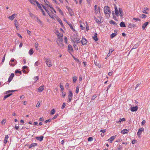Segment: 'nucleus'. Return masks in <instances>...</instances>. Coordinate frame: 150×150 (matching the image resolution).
Segmentation results:
<instances>
[{
  "instance_id": "14",
  "label": "nucleus",
  "mask_w": 150,
  "mask_h": 150,
  "mask_svg": "<svg viewBox=\"0 0 150 150\" xmlns=\"http://www.w3.org/2000/svg\"><path fill=\"white\" fill-rule=\"evenodd\" d=\"M93 38L96 41L98 40V39L97 38V33H95L94 34V36L93 37Z\"/></svg>"
},
{
  "instance_id": "1",
  "label": "nucleus",
  "mask_w": 150,
  "mask_h": 150,
  "mask_svg": "<svg viewBox=\"0 0 150 150\" xmlns=\"http://www.w3.org/2000/svg\"><path fill=\"white\" fill-rule=\"evenodd\" d=\"M104 12L105 15L108 14V16H110V14L111 13V12L110 8L108 6H105Z\"/></svg>"
},
{
  "instance_id": "36",
  "label": "nucleus",
  "mask_w": 150,
  "mask_h": 150,
  "mask_svg": "<svg viewBox=\"0 0 150 150\" xmlns=\"http://www.w3.org/2000/svg\"><path fill=\"white\" fill-rule=\"evenodd\" d=\"M35 48L37 50H38V43L37 42L35 43Z\"/></svg>"
},
{
  "instance_id": "61",
  "label": "nucleus",
  "mask_w": 150,
  "mask_h": 150,
  "mask_svg": "<svg viewBox=\"0 0 150 150\" xmlns=\"http://www.w3.org/2000/svg\"><path fill=\"white\" fill-rule=\"evenodd\" d=\"M95 10L96 11V12L97 13V5H95Z\"/></svg>"
},
{
  "instance_id": "7",
  "label": "nucleus",
  "mask_w": 150,
  "mask_h": 150,
  "mask_svg": "<svg viewBox=\"0 0 150 150\" xmlns=\"http://www.w3.org/2000/svg\"><path fill=\"white\" fill-rule=\"evenodd\" d=\"M81 42L83 45H86L87 41L85 38H83Z\"/></svg>"
},
{
  "instance_id": "5",
  "label": "nucleus",
  "mask_w": 150,
  "mask_h": 150,
  "mask_svg": "<svg viewBox=\"0 0 150 150\" xmlns=\"http://www.w3.org/2000/svg\"><path fill=\"white\" fill-rule=\"evenodd\" d=\"M144 131V129L143 128H140L139 129L137 133V135L139 138L140 137L141 135L142 134V132Z\"/></svg>"
},
{
  "instance_id": "16",
  "label": "nucleus",
  "mask_w": 150,
  "mask_h": 150,
  "mask_svg": "<svg viewBox=\"0 0 150 150\" xmlns=\"http://www.w3.org/2000/svg\"><path fill=\"white\" fill-rule=\"evenodd\" d=\"M128 130L127 129H125L122 130L121 131V133L123 134H124L126 133H128Z\"/></svg>"
},
{
  "instance_id": "3",
  "label": "nucleus",
  "mask_w": 150,
  "mask_h": 150,
  "mask_svg": "<svg viewBox=\"0 0 150 150\" xmlns=\"http://www.w3.org/2000/svg\"><path fill=\"white\" fill-rule=\"evenodd\" d=\"M17 63L16 60L14 59H12L9 62V64L11 66H14Z\"/></svg>"
},
{
  "instance_id": "43",
  "label": "nucleus",
  "mask_w": 150,
  "mask_h": 150,
  "mask_svg": "<svg viewBox=\"0 0 150 150\" xmlns=\"http://www.w3.org/2000/svg\"><path fill=\"white\" fill-rule=\"evenodd\" d=\"M55 113V110L54 109H53L51 111V114L52 115H53Z\"/></svg>"
},
{
  "instance_id": "54",
  "label": "nucleus",
  "mask_w": 150,
  "mask_h": 150,
  "mask_svg": "<svg viewBox=\"0 0 150 150\" xmlns=\"http://www.w3.org/2000/svg\"><path fill=\"white\" fill-rule=\"evenodd\" d=\"M65 106H66L65 103H63L62 104V107L61 108L62 109H63L65 107Z\"/></svg>"
},
{
  "instance_id": "38",
  "label": "nucleus",
  "mask_w": 150,
  "mask_h": 150,
  "mask_svg": "<svg viewBox=\"0 0 150 150\" xmlns=\"http://www.w3.org/2000/svg\"><path fill=\"white\" fill-rule=\"evenodd\" d=\"M57 35L58 37V38L59 37H62L63 36V34H61L60 33H59V34H57Z\"/></svg>"
},
{
  "instance_id": "4",
  "label": "nucleus",
  "mask_w": 150,
  "mask_h": 150,
  "mask_svg": "<svg viewBox=\"0 0 150 150\" xmlns=\"http://www.w3.org/2000/svg\"><path fill=\"white\" fill-rule=\"evenodd\" d=\"M45 62L47 65L49 67H50L52 66L51 61V60L49 59H45Z\"/></svg>"
},
{
  "instance_id": "20",
  "label": "nucleus",
  "mask_w": 150,
  "mask_h": 150,
  "mask_svg": "<svg viewBox=\"0 0 150 150\" xmlns=\"http://www.w3.org/2000/svg\"><path fill=\"white\" fill-rule=\"evenodd\" d=\"M57 20L58 21L59 23L60 24V25H61L62 27H63V24L62 23V21L61 20V19L58 17H57Z\"/></svg>"
},
{
  "instance_id": "59",
  "label": "nucleus",
  "mask_w": 150,
  "mask_h": 150,
  "mask_svg": "<svg viewBox=\"0 0 150 150\" xmlns=\"http://www.w3.org/2000/svg\"><path fill=\"white\" fill-rule=\"evenodd\" d=\"M38 64H39V63L38 61H37L35 62L34 65L35 66H37L38 65Z\"/></svg>"
},
{
  "instance_id": "42",
  "label": "nucleus",
  "mask_w": 150,
  "mask_h": 150,
  "mask_svg": "<svg viewBox=\"0 0 150 150\" xmlns=\"http://www.w3.org/2000/svg\"><path fill=\"white\" fill-rule=\"evenodd\" d=\"M146 17V16L145 15L142 14L141 15V17L142 18H145Z\"/></svg>"
},
{
  "instance_id": "2",
  "label": "nucleus",
  "mask_w": 150,
  "mask_h": 150,
  "mask_svg": "<svg viewBox=\"0 0 150 150\" xmlns=\"http://www.w3.org/2000/svg\"><path fill=\"white\" fill-rule=\"evenodd\" d=\"M62 41L63 40L62 38V37L58 38L57 43L59 46L62 47L64 45Z\"/></svg>"
},
{
  "instance_id": "17",
  "label": "nucleus",
  "mask_w": 150,
  "mask_h": 150,
  "mask_svg": "<svg viewBox=\"0 0 150 150\" xmlns=\"http://www.w3.org/2000/svg\"><path fill=\"white\" fill-rule=\"evenodd\" d=\"M32 4L34 5L37 4V2H38L36 0H28Z\"/></svg>"
},
{
  "instance_id": "40",
  "label": "nucleus",
  "mask_w": 150,
  "mask_h": 150,
  "mask_svg": "<svg viewBox=\"0 0 150 150\" xmlns=\"http://www.w3.org/2000/svg\"><path fill=\"white\" fill-rule=\"evenodd\" d=\"M73 46L76 50H78L77 46L76 44H75V43L73 44Z\"/></svg>"
},
{
  "instance_id": "13",
  "label": "nucleus",
  "mask_w": 150,
  "mask_h": 150,
  "mask_svg": "<svg viewBox=\"0 0 150 150\" xmlns=\"http://www.w3.org/2000/svg\"><path fill=\"white\" fill-rule=\"evenodd\" d=\"M14 74H12L11 75L9 76L8 79V82H10L12 79L13 77L14 76Z\"/></svg>"
},
{
  "instance_id": "33",
  "label": "nucleus",
  "mask_w": 150,
  "mask_h": 150,
  "mask_svg": "<svg viewBox=\"0 0 150 150\" xmlns=\"http://www.w3.org/2000/svg\"><path fill=\"white\" fill-rule=\"evenodd\" d=\"M78 36V35L76 34H74V37H71V38L74 39H77V37Z\"/></svg>"
},
{
  "instance_id": "15",
  "label": "nucleus",
  "mask_w": 150,
  "mask_h": 150,
  "mask_svg": "<svg viewBox=\"0 0 150 150\" xmlns=\"http://www.w3.org/2000/svg\"><path fill=\"white\" fill-rule=\"evenodd\" d=\"M9 138V137L8 135L5 136V137L4 139V143L5 144H6L7 142V140Z\"/></svg>"
},
{
  "instance_id": "6",
  "label": "nucleus",
  "mask_w": 150,
  "mask_h": 150,
  "mask_svg": "<svg viewBox=\"0 0 150 150\" xmlns=\"http://www.w3.org/2000/svg\"><path fill=\"white\" fill-rule=\"evenodd\" d=\"M115 8V12L116 16H119V11L118 10L116 5L115 4H114Z\"/></svg>"
},
{
  "instance_id": "8",
  "label": "nucleus",
  "mask_w": 150,
  "mask_h": 150,
  "mask_svg": "<svg viewBox=\"0 0 150 150\" xmlns=\"http://www.w3.org/2000/svg\"><path fill=\"white\" fill-rule=\"evenodd\" d=\"M72 41H73L74 43H79L81 41H80V39L77 38L75 40L74 39L71 38Z\"/></svg>"
},
{
  "instance_id": "39",
  "label": "nucleus",
  "mask_w": 150,
  "mask_h": 150,
  "mask_svg": "<svg viewBox=\"0 0 150 150\" xmlns=\"http://www.w3.org/2000/svg\"><path fill=\"white\" fill-rule=\"evenodd\" d=\"M133 20L134 21H140V20L139 19L136 18H133Z\"/></svg>"
},
{
  "instance_id": "58",
  "label": "nucleus",
  "mask_w": 150,
  "mask_h": 150,
  "mask_svg": "<svg viewBox=\"0 0 150 150\" xmlns=\"http://www.w3.org/2000/svg\"><path fill=\"white\" fill-rule=\"evenodd\" d=\"M95 20L96 22L98 23L99 22V20L96 18H95Z\"/></svg>"
},
{
  "instance_id": "11",
  "label": "nucleus",
  "mask_w": 150,
  "mask_h": 150,
  "mask_svg": "<svg viewBox=\"0 0 150 150\" xmlns=\"http://www.w3.org/2000/svg\"><path fill=\"white\" fill-rule=\"evenodd\" d=\"M116 136H114L111 137L108 140V141L110 143H112V141L116 138Z\"/></svg>"
},
{
  "instance_id": "35",
  "label": "nucleus",
  "mask_w": 150,
  "mask_h": 150,
  "mask_svg": "<svg viewBox=\"0 0 150 150\" xmlns=\"http://www.w3.org/2000/svg\"><path fill=\"white\" fill-rule=\"evenodd\" d=\"M116 35V34L115 33H112L110 35V38H113Z\"/></svg>"
},
{
  "instance_id": "57",
  "label": "nucleus",
  "mask_w": 150,
  "mask_h": 150,
  "mask_svg": "<svg viewBox=\"0 0 150 150\" xmlns=\"http://www.w3.org/2000/svg\"><path fill=\"white\" fill-rule=\"evenodd\" d=\"M80 27L81 28V29L82 30H84L85 28V27H83L81 24H80Z\"/></svg>"
},
{
  "instance_id": "62",
  "label": "nucleus",
  "mask_w": 150,
  "mask_h": 150,
  "mask_svg": "<svg viewBox=\"0 0 150 150\" xmlns=\"http://www.w3.org/2000/svg\"><path fill=\"white\" fill-rule=\"evenodd\" d=\"M106 131V129H101L100 130V132L103 133H104Z\"/></svg>"
},
{
  "instance_id": "23",
  "label": "nucleus",
  "mask_w": 150,
  "mask_h": 150,
  "mask_svg": "<svg viewBox=\"0 0 150 150\" xmlns=\"http://www.w3.org/2000/svg\"><path fill=\"white\" fill-rule=\"evenodd\" d=\"M37 144L36 143H33L32 144H31L30 146L29 147V148H30L32 147H33L35 146H36L37 145Z\"/></svg>"
},
{
  "instance_id": "55",
  "label": "nucleus",
  "mask_w": 150,
  "mask_h": 150,
  "mask_svg": "<svg viewBox=\"0 0 150 150\" xmlns=\"http://www.w3.org/2000/svg\"><path fill=\"white\" fill-rule=\"evenodd\" d=\"M122 141V140L121 139H119L116 141V142H121Z\"/></svg>"
},
{
  "instance_id": "37",
  "label": "nucleus",
  "mask_w": 150,
  "mask_h": 150,
  "mask_svg": "<svg viewBox=\"0 0 150 150\" xmlns=\"http://www.w3.org/2000/svg\"><path fill=\"white\" fill-rule=\"evenodd\" d=\"M125 121V118H123L122 119H120L119 121L117 122H121V121Z\"/></svg>"
},
{
  "instance_id": "19",
  "label": "nucleus",
  "mask_w": 150,
  "mask_h": 150,
  "mask_svg": "<svg viewBox=\"0 0 150 150\" xmlns=\"http://www.w3.org/2000/svg\"><path fill=\"white\" fill-rule=\"evenodd\" d=\"M119 11L120 13V16L121 17H122L123 16V13L122 9L120 8L119 10Z\"/></svg>"
},
{
  "instance_id": "29",
  "label": "nucleus",
  "mask_w": 150,
  "mask_h": 150,
  "mask_svg": "<svg viewBox=\"0 0 150 150\" xmlns=\"http://www.w3.org/2000/svg\"><path fill=\"white\" fill-rule=\"evenodd\" d=\"M37 6H38V7L40 9L41 11H42V7L41 6L40 4L38 2H37Z\"/></svg>"
},
{
  "instance_id": "18",
  "label": "nucleus",
  "mask_w": 150,
  "mask_h": 150,
  "mask_svg": "<svg viewBox=\"0 0 150 150\" xmlns=\"http://www.w3.org/2000/svg\"><path fill=\"white\" fill-rule=\"evenodd\" d=\"M149 23V22H146L144 24H143L142 28L143 30H144L145 28L146 27L147 25Z\"/></svg>"
},
{
  "instance_id": "63",
  "label": "nucleus",
  "mask_w": 150,
  "mask_h": 150,
  "mask_svg": "<svg viewBox=\"0 0 150 150\" xmlns=\"http://www.w3.org/2000/svg\"><path fill=\"white\" fill-rule=\"evenodd\" d=\"M69 87V83H67L66 84L65 87L66 88H68Z\"/></svg>"
},
{
  "instance_id": "9",
  "label": "nucleus",
  "mask_w": 150,
  "mask_h": 150,
  "mask_svg": "<svg viewBox=\"0 0 150 150\" xmlns=\"http://www.w3.org/2000/svg\"><path fill=\"white\" fill-rule=\"evenodd\" d=\"M17 15V14H14L12 15L9 16L8 18L11 20H13L14 19V18L15 17H16Z\"/></svg>"
},
{
  "instance_id": "50",
  "label": "nucleus",
  "mask_w": 150,
  "mask_h": 150,
  "mask_svg": "<svg viewBox=\"0 0 150 150\" xmlns=\"http://www.w3.org/2000/svg\"><path fill=\"white\" fill-rule=\"evenodd\" d=\"M139 45V44L138 43L136 44L134 46L133 48L134 49L138 47Z\"/></svg>"
},
{
  "instance_id": "26",
  "label": "nucleus",
  "mask_w": 150,
  "mask_h": 150,
  "mask_svg": "<svg viewBox=\"0 0 150 150\" xmlns=\"http://www.w3.org/2000/svg\"><path fill=\"white\" fill-rule=\"evenodd\" d=\"M120 25L121 27H126L125 23L123 22H122L120 23Z\"/></svg>"
},
{
  "instance_id": "52",
  "label": "nucleus",
  "mask_w": 150,
  "mask_h": 150,
  "mask_svg": "<svg viewBox=\"0 0 150 150\" xmlns=\"http://www.w3.org/2000/svg\"><path fill=\"white\" fill-rule=\"evenodd\" d=\"M15 73L17 74L18 73H19V74H21V71H19L18 70H16L15 71Z\"/></svg>"
},
{
  "instance_id": "21",
  "label": "nucleus",
  "mask_w": 150,
  "mask_h": 150,
  "mask_svg": "<svg viewBox=\"0 0 150 150\" xmlns=\"http://www.w3.org/2000/svg\"><path fill=\"white\" fill-rule=\"evenodd\" d=\"M36 139L37 140H39L40 141H42L43 139V137L41 136V137H36Z\"/></svg>"
},
{
  "instance_id": "49",
  "label": "nucleus",
  "mask_w": 150,
  "mask_h": 150,
  "mask_svg": "<svg viewBox=\"0 0 150 150\" xmlns=\"http://www.w3.org/2000/svg\"><path fill=\"white\" fill-rule=\"evenodd\" d=\"M96 97V95H94L93 96L91 100H93Z\"/></svg>"
},
{
  "instance_id": "24",
  "label": "nucleus",
  "mask_w": 150,
  "mask_h": 150,
  "mask_svg": "<svg viewBox=\"0 0 150 150\" xmlns=\"http://www.w3.org/2000/svg\"><path fill=\"white\" fill-rule=\"evenodd\" d=\"M68 47L69 50L71 51H73L72 47L71 45H69Z\"/></svg>"
},
{
  "instance_id": "53",
  "label": "nucleus",
  "mask_w": 150,
  "mask_h": 150,
  "mask_svg": "<svg viewBox=\"0 0 150 150\" xmlns=\"http://www.w3.org/2000/svg\"><path fill=\"white\" fill-rule=\"evenodd\" d=\"M59 86L61 89V91H63V90L64 89V88L63 86L61 85V83H60Z\"/></svg>"
},
{
  "instance_id": "12",
  "label": "nucleus",
  "mask_w": 150,
  "mask_h": 150,
  "mask_svg": "<svg viewBox=\"0 0 150 150\" xmlns=\"http://www.w3.org/2000/svg\"><path fill=\"white\" fill-rule=\"evenodd\" d=\"M143 13L146 14H148V12L146 11L149 10V8H148L147 7H145L143 8Z\"/></svg>"
},
{
  "instance_id": "27",
  "label": "nucleus",
  "mask_w": 150,
  "mask_h": 150,
  "mask_svg": "<svg viewBox=\"0 0 150 150\" xmlns=\"http://www.w3.org/2000/svg\"><path fill=\"white\" fill-rule=\"evenodd\" d=\"M73 93L71 91H69V94L68 95V97H72Z\"/></svg>"
},
{
  "instance_id": "56",
  "label": "nucleus",
  "mask_w": 150,
  "mask_h": 150,
  "mask_svg": "<svg viewBox=\"0 0 150 150\" xmlns=\"http://www.w3.org/2000/svg\"><path fill=\"white\" fill-rule=\"evenodd\" d=\"M146 123V121L145 120H143L142 122V125H144L145 123Z\"/></svg>"
},
{
  "instance_id": "44",
  "label": "nucleus",
  "mask_w": 150,
  "mask_h": 150,
  "mask_svg": "<svg viewBox=\"0 0 150 150\" xmlns=\"http://www.w3.org/2000/svg\"><path fill=\"white\" fill-rule=\"evenodd\" d=\"M47 13L51 18H53V16L52 14H51L49 12H48V13Z\"/></svg>"
},
{
  "instance_id": "46",
  "label": "nucleus",
  "mask_w": 150,
  "mask_h": 150,
  "mask_svg": "<svg viewBox=\"0 0 150 150\" xmlns=\"http://www.w3.org/2000/svg\"><path fill=\"white\" fill-rule=\"evenodd\" d=\"M6 123V120L4 119L1 122V124L2 125H4Z\"/></svg>"
},
{
  "instance_id": "25",
  "label": "nucleus",
  "mask_w": 150,
  "mask_h": 150,
  "mask_svg": "<svg viewBox=\"0 0 150 150\" xmlns=\"http://www.w3.org/2000/svg\"><path fill=\"white\" fill-rule=\"evenodd\" d=\"M12 95V93H10L4 96V100L7 98L9 97Z\"/></svg>"
},
{
  "instance_id": "31",
  "label": "nucleus",
  "mask_w": 150,
  "mask_h": 150,
  "mask_svg": "<svg viewBox=\"0 0 150 150\" xmlns=\"http://www.w3.org/2000/svg\"><path fill=\"white\" fill-rule=\"evenodd\" d=\"M110 24H112L115 25H116V23L113 20H111L110 21Z\"/></svg>"
},
{
  "instance_id": "64",
  "label": "nucleus",
  "mask_w": 150,
  "mask_h": 150,
  "mask_svg": "<svg viewBox=\"0 0 150 150\" xmlns=\"http://www.w3.org/2000/svg\"><path fill=\"white\" fill-rule=\"evenodd\" d=\"M136 142V140H133L132 142V144H135Z\"/></svg>"
},
{
  "instance_id": "45",
  "label": "nucleus",
  "mask_w": 150,
  "mask_h": 150,
  "mask_svg": "<svg viewBox=\"0 0 150 150\" xmlns=\"http://www.w3.org/2000/svg\"><path fill=\"white\" fill-rule=\"evenodd\" d=\"M42 6L43 7V8L45 9V10L47 12V13H48L49 11L46 8L45 6H44L43 5H42Z\"/></svg>"
},
{
  "instance_id": "47",
  "label": "nucleus",
  "mask_w": 150,
  "mask_h": 150,
  "mask_svg": "<svg viewBox=\"0 0 150 150\" xmlns=\"http://www.w3.org/2000/svg\"><path fill=\"white\" fill-rule=\"evenodd\" d=\"M44 1L47 6L48 5V4H50L49 2L47 0H44Z\"/></svg>"
},
{
  "instance_id": "28",
  "label": "nucleus",
  "mask_w": 150,
  "mask_h": 150,
  "mask_svg": "<svg viewBox=\"0 0 150 150\" xmlns=\"http://www.w3.org/2000/svg\"><path fill=\"white\" fill-rule=\"evenodd\" d=\"M135 26V25L133 23L129 24L128 25V27L130 28L132 27H134Z\"/></svg>"
},
{
  "instance_id": "34",
  "label": "nucleus",
  "mask_w": 150,
  "mask_h": 150,
  "mask_svg": "<svg viewBox=\"0 0 150 150\" xmlns=\"http://www.w3.org/2000/svg\"><path fill=\"white\" fill-rule=\"evenodd\" d=\"M77 80V77L75 76H74L73 78V82L75 83Z\"/></svg>"
},
{
  "instance_id": "32",
  "label": "nucleus",
  "mask_w": 150,
  "mask_h": 150,
  "mask_svg": "<svg viewBox=\"0 0 150 150\" xmlns=\"http://www.w3.org/2000/svg\"><path fill=\"white\" fill-rule=\"evenodd\" d=\"M29 53L30 55L33 54V50L32 49L30 50L29 51Z\"/></svg>"
},
{
  "instance_id": "22",
  "label": "nucleus",
  "mask_w": 150,
  "mask_h": 150,
  "mask_svg": "<svg viewBox=\"0 0 150 150\" xmlns=\"http://www.w3.org/2000/svg\"><path fill=\"white\" fill-rule=\"evenodd\" d=\"M44 86H40L39 88L38 89V91L39 92H42L44 89Z\"/></svg>"
},
{
  "instance_id": "41",
  "label": "nucleus",
  "mask_w": 150,
  "mask_h": 150,
  "mask_svg": "<svg viewBox=\"0 0 150 150\" xmlns=\"http://www.w3.org/2000/svg\"><path fill=\"white\" fill-rule=\"evenodd\" d=\"M93 140V138L92 137H89L88 139V141H91Z\"/></svg>"
},
{
  "instance_id": "48",
  "label": "nucleus",
  "mask_w": 150,
  "mask_h": 150,
  "mask_svg": "<svg viewBox=\"0 0 150 150\" xmlns=\"http://www.w3.org/2000/svg\"><path fill=\"white\" fill-rule=\"evenodd\" d=\"M64 40L66 44H67V37H65L64 38Z\"/></svg>"
},
{
  "instance_id": "10",
  "label": "nucleus",
  "mask_w": 150,
  "mask_h": 150,
  "mask_svg": "<svg viewBox=\"0 0 150 150\" xmlns=\"http://www.w3.org/2000/svg\"><path fill=\"white\" fill-rule=\"evenodd\" d=\"M138 109V107L137 106H135L134 107H131V110L132 112H134L136 111Z\"/></svg>"
},
{
  "instance_id": "60",
  "label": "nucleus",
  "mask_w": 150,
  "mask_h": 150,
  "mask_svg": "<svg viewBox=\"0 0 150 150\" xmlns=\"http://www.w3.org/2000/svg\"><path fill=\"white\" fill-rule=\"evenodd\" d=\"M66 95L65 93L62 91V95L63 97H64Z\"/></svg>"
},
{
  "instance_id": "30",
  "label": "nucleus",
  "mask_w": 150,
  "mask_h": 150,
  "mask_svg": "<svg viewBox=\"0 0 150 150\" xmlns=\"http://www.w3.org/2000/svg\"><path fill=\"white\" fill-rule=\"evenodd\" d=\"M68 25H69V26L70 27V28L71 29H72L74 31H75V30L74 29V28H73V27L72 25H71V24L69 22V23H68Z\"/></svg>"
},
{
  "instance_id": "51",
  "label": "nucleus",
  "mask_w": 150,
  "mask_h": 150,
  "mask_svg": "<svg viewBox=\"0 0 150 150\" xmlns=\"http://www.w3.org/2000/svg\"><path fill=\"white\" fill-rule=\"evenodd\" d=\"M79 91V88L78 87H77L76 88V93H78Z\"/></svg>"
}]
</instances>
